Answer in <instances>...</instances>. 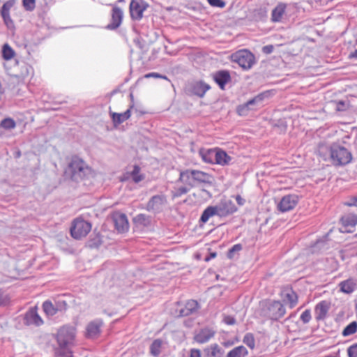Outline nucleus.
<instances>
[{"label":"nucleus","instance_id":"nucleus-1","mask_svg":"<svg viewBox=\"0 0 357 357\" xmlns=\"http://www.w3.org/2000/svg\"><path fill=\"white\" fill-rule=\"evenodd\" d=\"M76 333L75 327L66 325L61 327L56 334V342L59 345L57 353L63 357H72L71 346L73 344Z\"/></svg>","mask_w":357,"mask_h":357},{"label":"nucleus","instance_id":"nucleus-2","mask_svg":"<svg viewBox=\"0 0 357 357\" xmlns=\"http://www.w3.org/2000/svg\"><path fill=\"white\" fill-rule=\"evenodd\" d=\"M66 172L70 175L72 179L77 181L85 178L91 172V169L83 160L73 157L68 166Z\"/></svg>","mask_w":357,"mask_h":357},{"label":"nucleus","instance_id":"nucleus-3","mask_svg":"<svg viewBox=\"0 0 357 357\" xmlns=\"http://www.w3.org/2000/svg\"><path fill=\"white\" fill-rule=\"evenodd\" d=\"M330 155L332 162L335 165H345L352 159L351 152L338 144H333L331 146Z\"/></svg>","mask_w":357,"mask_h":357},{"label":"nucleus","instance_id":"nucleus-4","mask_svg":"<svg viewBox=\"0 0 357 357\" xmlns=\"http://www.w3.org/2000/svg\"><path fill=\"white\" fill-rule=\"evenodd\" d=\"M91 229V225L89 222L82 218H76L70 228L71 236L75 239H80L85 237Z\"/></svg>","mask_w":357,"mask_h":357},{"label":"nucleus","instance_id":"nucleus-5","mask_svg":"<svg viewBox=\"0 0 357 357\" xmlns=\"http://www.w3.org/2000/svg\"><path fill=\"white\" fill-rule=\"evenodd\" d=\"M232 61L245 70L250 69L255 63L254 55L247 50H241L231 54Z\"/></svg>","mask_w":357,"mask_h":357},{"label":"nucleus","instance_id":"nucleus-6","mask_svg":"<svg viewBox=\"0 0 357 357\" xmlns=\"http://www.w3.org/2000/svg\"><path fill=\"white\" fill-rule=\"evenodd\" d=\"M148 7L149 4L144 0H131L129 8L131 18L134 20H140Z\"/></svg>","mask_w":357,"mask_h":357},{"label":"nucleus","instance_id":"nucleus-7","mask_svg":"<svg viewBox=\"0 0 357 357\" xmlns=\"http://www.w3.org/2000/svg\"><path fill=\"white\" fill-rule=\"evenodd\" d=\"M298 202V197L296 195H287L280 199L277 208L280 211L284 213L294 209Z\"/></svg>","mask_w":357,"mask_h":357},{"label":"nucleus","instance_id":"nucleus-8","mask_svg":"<svg viewBox=\"0 0 357 357\" xmlns=\"http://www.w3.org/2000/svg\"><path fill=\"white\" fill-rule=\"evenodd\" d=\"M214 206L216 209L218 216L219 217L227 216L234 213L237 210L232 201L227 199H222L218 204L215 205Z\"/></svg>","mask_w":357,"mask_h":357},{"label":"nucleus","instance_id":"nucleus-9","mask_svg":"<svg viewBox=\"0 0 357 357\" xmlns=\"http://www.w3.org/2000/svg\"><path fill=\"white\" fill-rule=\"evenodd\" d=\"M166 204L167 200L164 195H155L150 199L146 208L149 211L158 213L163 209Z\"/></svg>","mask_w":357,"mask_h":357},{"label":"nucleus","instance_id":"nucleus-10","mask_svg":"<svg viewBox=\"0 0 357 357\" xmlns=\"http://www.w3.org/2000/svg\"><path fill=\"white\" fill-rule=\"evenodd\" d=\"M285 312V308L280 301H273L268 305L267 316L273 320H278L282 317Z\"/></svg>","mask_w":357,"mask_h":357},{"label":"nucleus","instance_id":"nucleus-11","mask_svg":"<svg viewBox=\"0 0 357 357\" xmlns=\"http://www.w3.org/2000/svg\"><path fill=\"white\" fill-rule=\"evenodd\" d=\"M341 232H353V228L357 225V215L347 214L341 218Z\"/></svg>","mask_w":357,"mask_h":357},{"label":"nucleus","instance_id":"nucleus-12","mask_svg":"<svg viewBox=\"0 0 357 357\" xmlns=\"http://www.w3.org/2000/svg\"><path fill=\"white\" fill-rule=\"evenodd\" d=\"M268 92L261 93L254 98L248 101L245 104L239 105L237 108V112L240 116H244L247 114V112L250 109L251 106L261 102L265 97H267Z\"/></svg>","mask_w":357,"mask_h":357},{"label":"nucleus","instance_id":"nucleus-13","mask_svg":"<svg viewBox=\"0 0 357 357\" xmlns=\"http://www.w3.org/2000/svg\"><path fill=\"white\" fill-rule=\"evenodd\" d=\"M102 324V321L99 319L89 322L86 328V336L88 338L97 337L100 333Z\"/></svg>","mask_w":357,"mask_h":357},{"label":"nucleus","instance_id":"nucleus-14","mask_svg":"<svg viewBox=\"0 0 357 357\" xmlns=\"http://www.w3.org/2000/svg\"><path fill=\"white\" fill-rule=\"evenodd\" d=\"M113 220L114 222L115 228L120 233H123L128 231L129 227L127 217L123 213H115L113 215Z\"/></svg>","mask_w":357,"mask_h":357},{"label":"nucleus","instance_id":"nucleus-15","mask_svg":"<svg viewBox=\"0 0 357 357\" xmlns=\"http://www.w3.org/2000/svg\"><path fill=\"white\" fill-rule=\"evenodd\" d=\"M194 169H186L181 171L179 174V181L189 188H192L196 186L195 180Z\"/></svg>","mask_w":357,"mask_h":357},{"label":"nucleus","instance_id":"nucleus-16","mask_svg":"<svg viewBox=\"0 0 357 357\" xmlns=\"http://www.w3.org/2000/svg\"><path fill=\"white\" fill-rule=\"evenodd\" d=\"M24 323L26 325L39 326L43 324V321L38 315L36 309L31 308L25 314Z\"/></svg>","mask_w":357,"mask_h":357},{"label":"nucleus","instance_id":"nucleus-17","mask_svg":"<svg viewBox=\"0 0 357 357\" xmlns=\"http://www.w3.org/2000/svg\"><path fill=\"white\" fill-rule=\"evenodd\" d=\"M123 16V13L120 8H113L112 13V22L107 26V28L111 30H114L118 28L122 22Z\"/></svg>","mask_w":357,"mask_h":357},{"label":"nucleus","instance_id":"nucleus-18","mask_svg":"<svg viewBox=\"0 0 357 357\" xmlns=\"http://www.w3.org/2000/svg\"><path fill=\"white\" fill-rule=\"evenodd\" d=\"M213 79L221 89H225V86L230 81L231 76L228 71L220 70L213 75Z\"/></svg>","mask_w":357,"mask_h":357},{"label":"nucleus","instance_id":"nucleus-19","mask_svg":"<svg viewBox=\"0 0 357 357\" xmlns=\"http://www.w3.org/2000/svg\"><path fill=\"white\" fill-rule=\"evenodd\" d=\"M231 161V156H229L225 151L216 148L214 164L225 166L229 165Z\"/></svg>","mask_w":357,"mask_h":357},{"label":"nucleus","instance_id":"nucleus-20","mask_svg":"<svg viewBox=\"0 0 357 357\" xmlns=\"http://www.w3.org/2000/svg\"><path fill=\"white\" fill-rule=\"evenodd\" d=\"M340 291L345 294H351L357 288V280L350 278L346 280L342 281L339 284Z\"/></svg>","mask_w":357,"mask_h":357},{"label":"nucleus","instance_id":"nucleus-21","mask_svg":"<svg viewBox=\"0 0 357 357\" xmlns=\"http://www.w3.org/2000/svg\"><path fill=\"white\" fill-rule=\"evenodd\" d=\"M215 333L213 330L209 328H204L201 330L195 336V340L200 344H204L208 342L214 335Z\"/></svg>","mask_w":357,"mask_h":357},{"label":"nucleus","instance_id":"nucleus-22","mask_svg":"<svg viewBox=\"0 0 357 357\" xmlns=\"http://www.w3.org/2000/svg\"><path fill=\"white\" fill-rule=\"evenodd\" d=\"M216 149H202L199 154L204 162L214 164Z\"/></svg>","mask_w":357,"mask_h":357},{"label":"nucleus","instance_id":"nucleus-23","mask_svg":"<svg viewBox=\"0 0 357 357\" xmlns=\"http://www.w3.org/2000/svg\"><path fill=\"white\" fill-rule=\"evenodd\" d=\"M286 4L280 3L272 10L271 20L273 22H281L285 13Z\"/></svg>","mask_w":357,"mask_h":357},{"label":"nucleus","instance_id":"nucleus-24","mask_svg":"<svg viewBox=\"0 0 357 357\" xmlns=\"http://www.w3.org/2000/svg\"><path fill=\"white\" fill-rule=\"evenodd\" d=\"M132 106H131L129 109H128L126 112L123 113H111L112 119L115 125H119L128 119L131 115V109Z\"/></svg>","mask_w":357,"mask_h":357},{"label":"nucleus","instance_id":"nucleus-25","mask_svg":"<svg viewBox=\"0 0 357 357\" xmlns=\"http://www.w3.org/2000/svg\"><path fill=\"white\" fill-rule=\"evenodd\" d=\"M198 308V303L195 300L188 301L184 308L180 310L179 315L181 317L188 316L193 313Z\"/></svg>","mask_w":357,"mask_h":357},{"label":"nucleus","instance_id":"nucleus-26","mask_svg":"<svg viewBox=\"0 0 357 357\" xmlns=\"http://www.w3.org/2000/svg\"><path fill=\"white\" fill-rule=\"evenodd\" d=\"M328 310V305L326 301L319 303L315 307L316 319L317 320L323 319Z\"/></svg>","mask_w":357,"mask_h":357},{"label":"nucleus","instance_id":"nucleus-27","mask_svg":"<svg viewBox=\"0 0 357 357\" xmlns=\"http://www.w3.org/2000/svg\"><path fill=\"white\" fill-rule=\"evenodd\" d=\"M194 174L196 185L202 183H211V176L206 172L194 169Z\"/></svg>","mask_w":357,"mask_h":357},{"label":"nucleus","instance_id":"nucleus-28","mask_svg":"<svg viewBox=\"0 0 357 357\" xmlns=\"http://www.w3.org/2000/svg\"><path fill=\"white\" fill-rule=\"evenodd\" d=\"M210 89V86L204 82H199L194 84L193 92L199 97H203L206 92Z\"/></svg>","mask_w":357,"mask_h":357},{"label":"nucleus","instance_id":"nucleus-29","mask_svg":"<svg viewBox=\"0 0 357 357\" xmlns=\"http://www.w3.org/2000/svg\"><path fill=\"white\" fill-rule=\"evenodd\" d=\"M248 354V349L244 346H238L229 351L226 357H245Z\"/></svg>","mask_w":357,"mask_h":357},{"label":"nucleus","instance_id":"nucleus-30","mask_svg":"<svg viewBox=\"0 0 357 357\" xmlns=\"http://www.w3.org/2000/svg\"><path fill=\"white\" fill-rule=\"evenodd\" d=\"M215 215L218 216V213L216 212V209L214 206H209L205 208L203 211L201 217L200 222L203 223H206L211 217Z\"/></svg>","mask_w":357,"mask_h":357},{"label":"nucleus","instance_id":"nucleus-31","mask_svg":"<svg viewBox=\"0 0 357 357\" xmlns=\"http://www.w3.org/2000/svg\"><path fill=\"white\" fill-rule=\"evenodd\" d=\"M205 352L207 357H221L220 349L216 344L206 349Z\"/></svg>","mask_w":357,"mask_h":357},{"label":"nucleus","instance_id":"nucleus-32","mask_svg":"<svg viewBox=\"0 0 357 357\" xmlns=\"http://www.w3.org/2000/svg\"><path fill=\"white\" fill-rule=\"evenodd\" d=\"M284 301L287 302L291 308H293L297 303L298 298L296 294L289 291L285 294Z\"/></svg>","mask_w":357,"mask_h":357},{"label":"nucleus","instance_id":"nucleus-33","mask_svg":"<svg viewBox=\"0 0 357 357\" xmlns=\"http://www.w3.org/2000/svg\"><path fill=\"white\" fill-rule=\"evenodd\" d=\"M15 56V52L13 48L7 43L2 47V56L5 60H10Z\"/></svg>","mask_w":357,"mask_h":357},{"label":"nucleus","instance_id":"nucleus-34","mask_svg":"<svg viewBox=\"0 0 357 357\" xmlns=\"http://www.w3.org/2000/svg\"><path fill=\"white\" fill-rule=\"evenodd\" d=\"M134 222L137 225L146 227L150 225L151 219L145 214H139L134 218Z\"/></svg>","mask_w":357,"mask_h":357},{"label":"nucleus","instance_id":"nucleus-35","mask_svg":"<svg viewBox=\"0 0 357 357\" xmlns=\"http://www.w3.org/2000/svg\"><path fill=\"white\" fill-rule=\"evenodd\" d=\"M43 308L45 313L47 316H53L57 312L56 306L52 304V303L49 301H46L43 303Z\"/></svg>","mask_w":357,"mask_h":357},{"label":"nucleus","instance_id":"nucleus-36","mask_svg":"<svg viewBox=\"0 0 357 357\" xmlns=\"http://www.w3.org/2000/svg\"><path fill=\"white\" fill-rule=\"evenodd\" d=\"M357 331V322L352 321L347 325L343 330L342 334L343 336L347 337L354 334Z\"/></svg>","mask_w":357,"mask_h":357},{"label":"nucleus","instance_id":"nucleus-37","mask_svg":"<svg viewBox=\"0 0 357 357\" xmlns=\"http://www.w3.org/2000/svg\"><path fill=\"white\" fill-rule=\"evenodd\" d=\"M132 180L137 183L144 178V176L140 174V168L138 166H135L130 174Z\"/></svg>","mask_w":357,"mask_h":357},{"label":"nucleus","instance_id":"nucleus-38","mask_svg":"<svg viewBox=\"0 0 357 357\" xmlns=\"http://www.w3.org/2000/svg\"><path fill=\"white\" fill-rule=\"evenodd\" d=\"M162 346V341L160 340H155L151 345L150 350L152 355L157 356L160 353Z\"/></svg>","mask_w":357,"mask_h":357},{"label":"nucleus","instance_id":"nucleus-39","mask_svg":"<svg viewBox=\"0 0 357 357\" xmlns=\"http://www.w3.org/2000/svg\"><path fill=\"white\" fill-rule=\"evenodd\" d=\"M243 342L251 349H253L255 347V340L254 335L250 333L245 335Z\"/></svg>","mask_w":357,"mask_h":357},{"label":"nucleus","instance_id":"nucleus-40","mask_svg":"<svg viewBox=\"0 0 357 357\" xmlns=\"http://www.w3.org/2000/svg\"><path fill=\"white\" fill-rule=\"evenodd\" d=\"M0 126L6 130L13 129L16 126L15 121L11 118H6L1 121Z\"/></svg>","mask_w":357,"mask_h":357},{"label":"nucleus","instance_id":"nucleus-41","mask_svg":"<svg viewBox=\"0 0 357 357\" xmlns=\"http://www.w3.org/2000/svg\"><path fill=\"white\" fill-rule=\"evenodd\" d=\"M190 189V188L184 185V186L176 188L173 192V196L175 197H181V195L186 194Z\"/></svg>","mask_w":357,"mask_h":357},{"label":"nucleus","instance_id":"nucleus-42","mask_svg":"<svg viewBox=\"0 0 357 357\" xmlns=\"http://www.w3.org/2000/svg\"><path fill=\"white\" fill-rule=\"evenodd\" d=\"M13 6V3L10 1H6L4 3L1 9V17L10 15V10Z\"/></svg>","mask_w":357,"mask_h":357},{"label":"nucleus","instance_id":"nucleus-43","mask_svg":"<svg viewBox=\"0 0 357 357\" xmlns=\"http://www.w3.org/2000/svg\"><path fill=\"white\" fill-rule=\"evenodd\" d=\"M241 250H242V245L241 244H236V245H233L229 250V252H228V254H227V257L229 259H231V258L234 257V254L236 252H238L241 251Z\"/></svg>","mask_w":357,"mask_h":357},{"label":"nucleus","instance_id":"nucleus-44","mask_svg":"<svg viewBox=\"0 0 357 357\" xmlns=\"http://www.w3.org/2000/svg\"><path fill=\"white\" fill-rule=\"evenodd\" d=\"M56 309L58 311H63L67 308V303L63 299H58L55 303Z\"/></svg>","mask_w":357,"mask_h":357},{"label":"nucleus","instance_id":"nucleus-45","mask_svg":"<svg viewBox=\"0 0 357 357\" xmlns=\"http://www.w3.org/2000/svg\"><path fill=\"white\" fill-rule=\"evenodd\" d=\"M301 320L304 323H308L311 319V312L310 310H305L301 315Z\"/></svg>","mask_w":357,"mask_h":357},{"label":"nucleus","instance_id":"nucleus-46","mask_svg":"<svg viewBox=\"0 0 357 357\" xmlns=\"http://www.w3.org/2000/svg\"><path fill=\"white\" fill-rule=\"evenodd\" d=\"M347 354L349 357H357V344H354L348 347Z\"/></svg>","mask_w":357,"mask_h":357},{"label":"nucleus","instance_id":"nucleus-47","mask_svg":"<svg viewBox=\"0 0 357 357\" xmlns=\"http://www.w3.org/2000/svg\"><path fill=\"white\" fill-rule=\"evenodd\" d=\"M9 301L8 295L5 291L0 289V305H5Z\"/></svg>","mask_w":357,"mask_h":357},{"label":"nucleus","instance_id":"nucleus-48","mask_svg":"<svg viewBox=\"0 0 357 357\" xmlns=\"http://www.w3.org/2000/svg\"><path fill=\"white\" fill-rule=\"evenodd\" d=\"M208 3L213 7L224 8L225 3L222 0H208Z\"/></svg>","mask_w":357,"mask_h":357},{"label":"nucleus","instance_id":"nucleus-49","mask_svg":"<svg viewBox=\"0 0 357 357\" xmlns=\"http://www.w3.org/2000/svg\"><path fill=\"white\" fill-rule=\"evenodd\" d=\"M23 5L26 10H31L35 7V0H23Z\"/></svg>","mask_w":357,"mask_h":357},{"label":"nucleus","instance_id":"nucleus-50","mask_svg":"<svg viewBox=\"0 0 357 357\" xmlns=\"http://www.w3.org/2000/svg\"><path fill=\"white\" fill-rule=\"evenodd\" d=\"M345 205L348 206H356L357 207V196H354L349 199L347 202H345Z\"/></svg>","mask_w":357,"mask_h":357},{"label":"nucleus","instance_id":"nucleus-51","mask_svg":"<svg viewBox=\"0 0 357 357\" xmlns=\"http://www.w3.org/2000/svg\"><path fill=\"white\" fill-rule=\"evenodd\" d=\"M2 18L8 28H11L13 26V22L10 15L3 17Z\"/></svg>","mask_w":357,"mask_h":357},{"label":"nucleus","instance_id":"nucleus-52","mask_svg":"<svg viewBox=\"0 0 357 357\" xmlns=\"http://www.w3.org/2000/svg\"><path fill=\"white\" fill-rule=\"evenodd\" d=\"M224 322L227 325H234L236 323V320L232 317L227 316L224 318Z\"/></svg>","mask_w":357,"mask_h":357},{"label":"nucleus","instance_id":"nucleus-53","mask_svg":"<svg viewBox=\"0 0 357 357\" xmlns=\"http://www.w3.org/2000/svg\"><path fill=\"white\" fill-rule=\"evenodd\" d=\"M274 47L271 45H265L262 48V52L265 54H271L273 52Z\"/></svg>","mask_w":357,"mask_h":357},{"label":"nucleus","instance_id":"nucleus-54","mask_svg":"<svg viewBox=\"0 0 357 357\" xmlns=\"http://www.w3.org/2000/svg\"><path fill=\"white\" fill-rule=\"evenodd\" d=\"M144 77L146 78H149V77H160V78H163V79H167V77L166 76H163V75H161L158 73H148L146 75H145Z\"/></svg>","mask_w":357,"mask_h":357},{"label":"nucleus","instance_id":"nucleus-55","mask_svg":"<svg viewBox=\"0 0 357 357\" xmlns=\"http://www.w3.org/2000/svg\"><path fill=\"white\" fill-rule=\"evenodd\" d=\"M190 357H201L200 351L198 349H192L190 351Z\"/></svg>","mask_w":357,"mask_h":357},{"label":"nucleus","instance_id":"nucleus-56","mask_svg":"<svg viewBox=\"0 0 357 357\" xmlns=\"http://www.w3.org/2000/svg\"><path fill=\"white\" fill-rule=\"evenodd\" d=\"M236 200L239 205H243L245 203L244 199H243L240 195H237L236 197Z\"/></svg>","mask_w":357,"mask_h":357},{"label":"nucleus","instance_id":"nucleus-57","mask_svg":"<svg viewBox=\"0 0 357 357\" xmlns=\"http://www.w3.org/2000/svg\"><path fill=\"white\" fill-rule=\"evenodd\" d=\"M349 57L357 59V49L350 54Z\"/></svg>","mask_w":357,"mask_h":357},{"label":"nucleus","instance_id":"nucleus-58","mask_svg":"<svg viewBox=\"0 0 357 357\" xmlns=\"http://www.w3.org/2000/svg\"><path fill=\"white\" fill-rule=\"evenodd\" d=\"M231 344H229V342H227V343H225V346H228V345H230Z\"/></svg>","mask_w":357,"mask_h":357},{"label":"nucleus","instance_id":"nucleus-59","mask_svg":"<svg viewBox=\"0 0 357 357\" xmlns=\"http://www.w3.org/2000/svg\"><path fill=\"white\" fill-rule=\"evenodd\" d=\"M123 0H119V1H123Z\"/></svg>","mask_w":357,"mask_h":357},{"label":"nucleus","instance_id":"nucleus-60","mask_svg":"<svg viewBox=\"0 0 357 357\" xmlns=\"http://www.w3.org/2000/svg\"><path fill=\"white\" fill-rule=\"evenodd\" d=\"M356 236L357 237V234H356Z\"/></svg>","mask_w":357,"mask_h":357}]
</instances>
